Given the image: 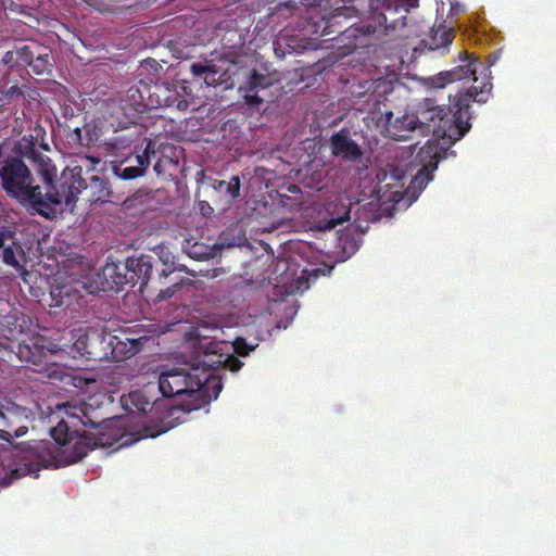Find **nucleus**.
I'll return each instance as SVG.
<instances>
[{"label":"nucleus","instance_id":"f257e3e1","mask_svg":"<svg viewBox=\"0 0 556 556\" xmlns=\"http://www.w3.org/2000/svg\"><path fill=\"white\" fill-rule=\"evenodd\" d=\"M60 408L64 417L51 429V437L58 444L50 441H28L14 444L9 440L10 432L0 430V468L4 471L1 484L8 486L14 481L36 475L42 468L49 467L56 450L61 451L65 463L74 464L97 447H121L127 444L126 432L116 419L106 418L92 404H63ZM14 410H0V418L12 422Z\"/></svg>","mask_w":556,"mask_h":556},{"label":"nucleus","instance_id":"f03ea898","mask_svg":"<svg viewBox=\"0 0 556 556\" xmlns=\"http://www.w3.org/2000/svg\"><path fill=\"white\" fill-rule=\"evenodd\" d=\"M491 92L492 85L484 83L480 89L472 86L458 91L453 97L451 106L439 105L435 100L429 98L418 103L414 114L419 132L424 136L431 134L432 139H429L418 152L417 157L422 163V168L416 180L422 179L426 184L432 180V173L442 157L438 150V141L443 139L447 143H453L462 139L471 129V104L485 103Z\"/></svg>","mask_w":556,"mask_h":556},{"label":"nucleus","instance_id":"7ed1b4c3","mask_svg":"<svg viewBox=\"0 0 556 556\" xmlns=\"http://www.w3.org/2000/svg\"><path fill=\"white\" fill-rule=\"evenodd\" d=\"M78 187L80 182L72 172H62L54 191H43L42 186L36 185L33 172L22 155L5 153L4 146L0 144V188L31 215L54 218L58 204L64 200L70 201L73 190Z\"/></svg>","mask_w":556,"mask_h":556},{"label":"nucleus","instance_id":"20e7f679","mask_svg":"<svg viewBox=\"0 0 556 556\" xmlns=\"http://www.w3.org/2000/svg\"><path fill=\"white\" fill-rule=\"evenodd\" d=\"M159 389L164 397L185 396L178 406L184 413H190L216 400L223 390V381L198 366L174 367L160 374Z\"/></svg>","mask_w":556,"mask_h":556},{"label":"nucleus","instance_id":"39448f33","mask_svg":"<svg viewBox=\"0 0 556 556\" xmlns=\"http://www.w3.org/2000/svg\"><path fill=\"white\" fill-rule=\"evenodd\" d=\"M263 174L269 172L256 168L255 176L248 181L245 189V227L251 233H269L282 227L290 216L286 210L283 197L268 185L263 186Z\"/></svg>","mask_w":556,"mask_h":556},{"label":"nucleus","instance_id":"423d86ee","mask_svg":"<svg viewBox=\"0 0 556 556\" xmlns=\"http://www.w3.org/2000/svg\"><path fill=\"white\" fill-rule=\"evenodd\" d=\"M109 333L105 330L89 327L87 329H75L68 331L70 338L64 337V342L68 343L65 354L73 357L80 356L87 361L104 362L109 361Z\"/></svg>","mask_w":556,"mask_h":556},{"label":"nucleus","instance_id":"0eeeda50","mask_svg":"<svg viewBox=\"0 0 556 556\" xmlns=\"http://www.w3.org/2000/svg\"><path fill=\"white\" fill-rule=\"evenodd\" d=\"M418 5L419 0H384L381 12L376 17L377 25L363 26L364 34L379 33L393 38L401 37L396 31L406 26L408 13Z\"/></svg>","mask_w":556,"mask_h":556},{"label":"nucleus","instance_id":"6e6552de","mask_svg":"<svg viewBox=\"0 0 556 556\" xmlns=\"http://www.w3.org/2000/svg\"><path fill=\"white\" fill-rule=\"evenodd\" d=\"M148 104L186 112L193 97L187 80L161 81L147 88Z\"/></svg>","mask_w":556,"mask_h":556},{"label":"nucleus","instance_id":"1a4fd4ad","mask_svg":"<svg viewBox=\"0 0 556 556\" xmlns=\"http://www.w3.org/2000/svg\"><path fill=\"white\" fill-rule=\"evenodd\" d=\"M68 343L61 338H47L42 334H33L15 344L13 352L20 362L34 365L42 364L48 354L64 353Z\"/></svg>","mask_w":556,"mask_h":556},{"label":"nucleus","instance_id":"9d476101","mask_svg":"<svg viewBox=\"0 0 556 556\" xmlns=\"http://www.w3.org/2000/svg\"><path fill=\"white\" fill-rule=\"evenodd\" d=\"M0 257L8 266L16 271H24V264L27 262L22 245L16 239V227L9 222L8 216L0 214Z\"/></svg>","mask_w":556,"mask_h":556},{"label":"nucleus","instance_id":"9b49d317","mask_svg":"<svg viewBox=\"0 0 556 556\" xmlns=\"http://www.w3.org/2000/svg\"><path fill=\"white\" fill-rule=\"evenodd\" d=\"M63 172H72V175L75 176V178L78 179L80 182V187L76 191H73L72 199L70 201H61L60 204H58V213L62 212L64 210L63 206L67 207L76 202L77 195L80 194L81 190H87L89 193V199H87L89 202H105L110 200L111 197V189L109 181L100 176L93 175L89 178V182L85 181V179L81 178V168L80 167H74V168H66Z\"/></svg>","mask_w":556,"mask_h":556},{"label":"nucleus","instance_id":"f8f14e48","mask_svg":"<svg viewBox=\"0 0 556 556\" xmlns=\"http://www.w3.org/2000/svg\"><path fill=\"white\" fill-rule=\"evenodd\" d=\"M22 56V65L35 75H50L53 68V56L48 47L37 40L21 45L18 52Z\"/></svg>","mask_w":556,"mask_h":556},{"label":"nucleus","instance_id":"ddd939ff","mask_svg":"<svg viewBox=\"0 0 556 556\" xmlns=\"http://www.w3.org/2000/svg\"><path fill=\"white\" fill-rule=\"evenodd\" d=\"M109 361L123 362L139 353L149 340L147 336H134L130 329H122L117 334L109 333Z\"/></svg>","mask_w":556,"mask_h":556},{"label":"nucleus","instance_id":"4468645a","mask_svg":"<svg viewBox=\"0 0 556 556\" xmlns=\"http://www.w3.org/2000/svg\"><path fill=\"white\" fill-rule=\"evenodd\" d=\"M190 73L198 84L205 86L225 85V88L231 86L228 62L214 60H203L190 65Z\"/></svg>","mask_w":556,"mask_h":556},{"label":"nucleus","instance_id":"2eb2a0df","mask_svg":"<svg viewBox=\"0 0 556 556\" xmlns=\"http://www.w3.org/2000/svg\"><path fill=\"white\" fill-rule=\"evenodd\" d=\"M276 81V73H260L252 70L245 85V109L261 105L263 102H271L275 94L269 91V88Z\"/></svg>","mask_w":556,"mask_h":556},{"label":"nucleus","instance_id":"dca6fc26","mask_svg":"<svg viewBox=\"0 0 556 556\" xmlns=\"http://www.w3.org/2000/svg\"><path fill=\"white\" fill-rule=\"evenodd\" d=\"M156 155L155 143L148 140L141 154L123 160L114 166V173L123 180H132L141 177L151 165V159Z\"/></svg>","mask_w":556,"mask_h":556},{"label":"nucleus","instance_id":"f3484780","mask_svg":"<svg viewBox=\"0 0 556 556\" xmlns=\"http://www.w3.org/2000/svg\"><path fill=\"white\" fill-rule=\"evenodd\" d=\"M117 269H123V278L117 280V289L123 288L125 285L135 287L139 283L140 290L148 283L153 271L151 262L144 256L128 257L124 266H118Z\"/></svg>","mask_w":556,"mask_h":556},{"label":"nucleus","instance_id":"a211bd4d","mask_svg":"<svg viewBox=\"0 0 556 556\" xmlns=\"http://www.w3.org/2000/svg\"><path fill=\"white\" fill-rule=\"evenodd\" d=\"M477 65L478 60L467 51H463L460 53V64L455 66L453 70H448L447 72H441L435 77L434 84L438 88H443L448 83L475 76L473 80L476 84L473 86H478L480 88L483 86L484 83H490L492 85L490 79L482 80L481 84H478L479 79L476 76Z\"/></svg>","mask_w":556,"mask_h":556},{"label":"nucleus","instance_id":"6ab92c4d","mask_svg":"<svg viewBox=\"0 0 556 556\" xmlns=\"http://www.w3.org/2000/svg\"><path fill=\"white\" fill-rule=\"evenodd\" d=\"M262 254L245 261V287H262L265 282L269 285V276L267 275L271 255L269 254V245L263 240H257Z\"/></svg>","mask_w":556,"mask_h":556},{"label":"nucleus","instance_id":"aec40b11","mask_svg":"<svg viewBox=\"0 0 556 556\" xmlns=\"http://www.w3.org/2000/svg\"><path fill=\"white\" fill-rule=\"evenodd\" d=\"M218 343L210 341L206 349L200 354L198 352L197 362L192 366H198L201 370L207 371L213 379H219L218 376L214 375L219 368L225 367L228 363H235L233 370L238 371L241 367L238 359L231 358L229 355H225L216 351Z\"/></svg>","mask_w":556,"mask_h":556},{"label":"nucleus","instance_id":"412c9836","mask_svg":"<svg viewBox=\"0 0 556 556\" xmlns=\"http://www.w3.org/2000/svg\"><path fill=\"white\" fill-rule=\"evenodd\" d=\"M329 148L334 157L345 162H358L363 156L362 148L344 128L330 136Z\"/></svg>","mask_w":556,"mask_h":556},{"label":"nucleus","instance_id":"4be33fe9","mask_svg":"<svg viewBox=\"0 0 556 556\" xmlns=\"http://www.w3.org/2000/svg\"><path fill=\"white\" fill-rule=\"evenodd\" d=\"M342 5L332 10L321 30V36H330L333 34L341 35L345 28L340 25L341 18L358 17L361 15V7L358 0H340Z\"/></svg>","mask_w":556,"mask_h":556},{"label":"nucleus","instance_id":"5701e85b","mask_svg":"<svg viewBox=\"0 0 556 556\" xmlns=\"http://www.w3.org/2000/svg\"><path fill=\"white\" fill-rule=\"evenodd\" d=\"M413 131H419L415 114H405L393 118L391 112L386 113V132L393 140H405Z\"/></svg>","mask_w":556,"mask_h":556},{"label":"nucleus","instance_id":"b1692460","mask_svg":"<svg viewBox=\"0 0 556 556\" xmlns=\"http://www.w3.org/2000/svg\"><path fill=\"white\" fill-rule=\"evenodd\" d=\"M28 156L33 160L34 164L37 166L39 175L42 177L45 184L42 187L43 192H46V190L54 192L58 181H55L56 168L52 160L48 155L37 151L34 147L30 152H28Z\"/></svg>","mask_w":556,"mask_h":556},{"label":"nucleus","instance_id":"393cba45","mask_svg":"<svg viewBox=\"0 0 556 556\" xmlns=\"http://www.w3.org/2000/svg\"><path fill=\"white\" fill-rule=\"evenodd\" d=\"M248 312V318L245 317V357L252 352L258 341L261 339V331H258L257 327L261 325V319L263 316L268 314L267 306L260 313H252L250 305L245 308Z\"/></svg>","mask_w":556,"mask_h":556},{"label":"nucleus","instance_id":"a878e982","mask_svg":"<svg viewBox=\"0 0 556 556\" xmlns=\"http://www.w3.org/2000/svg\"><path fill=\"white\" fill-rule=\"evenodd\" d=\"M453 39L454 30L441 25L432 30L429 40L426 41V46L429 50L437 51L447 48L452 43Z\"/></svg>","mask_w":556,"mask_h":556},{"label":"nucleus","instance_id":"bb28decb","mask_svg":"<svg viewBox=\"0 0 556 556\" xmlns=\"http://www.w3.org/2000/svg\"><path fill=\"white\" fill-rule=\"evenodd\" d=\"M21 50V45H16L13 50L7 51L0 61V65H2L7 73H11V71H17V68L24 67L22 65V56L18 53Z\"/></svg>","mask_w":556,"mask_h":556},{"label":"nucleus","instance_id":"cd10ccee","mask_svg":"<svg viewBox=\"0 0 556 556\" xmlns=\"http://www.w3.org/2000/svg\"><path fill=\"white\" fill-rule=\"evenodd\" d=\"M213 188H215V190H218L223 194L228 195L229 200H233L239 195L240 192V179L238 176H235L231 178L229 182L224 180L215 181Z\"/></svg>","mask_w":556,"mask_h":556},{"label":"nucleus","instance_id":"c85d7f7f","mask_svg":"<svg viewBox=\"0 0 556 556\" xmlns=\"http://www.w3.org/2000/svg\"><path fill=\"white\" fill-rule=\"evenodd\" d=\"M175 147L172 144H166L162 147L161 152L163 154V157H159L154 165V170L159 176H164L166 174L168 165H177V163L174 162V160L170 156H165V153L167 151H173Z\"/></svg>","mask_w":556,"mask_h":556},{"label":"nucleus","instance_id":"c756f323","mask_svg":"<svg viewBox=\"0 0 556 556\" xmlns=\"http://www.w3.org/2000/svg\"><path fill=\"white\" fill-rule=\"evenodd\" d=\"M118 266H124V264H114V265L108 266L105 268V275H109L112 278V280L116 287H117V280L119 278H123V274H124L123 269H117Z\"/></svg>","mask_w":556,"mask_h":556},{"label":"nucleus","instance_id":"7c9ffc66","mask_svg":"<svg viewBox=\"0 0 556 556\" xmlns=\"http://www.w3.org/2000/svg\"><path fill=\"white\" fill-rule=\"evenodd\" d=\"M142 395L140 392H131L129 393L128 395V400L130 401L131 404H134L137 408V410L141 412V413H146V406L149 405V402H144L142 405H137V402H139L141 400Z\"/></svg>","mask_w":556,"mask_h":556},{"label":"nucleus","instance_id":"2f4dec72","mask_svg":"<svg viewBox=\"0 0 556 556\" xmlns=\"http://www.w3.org/2000/svg\"><path fill=\"white\" fill-rule=\"evenodd\" d=\"M181 287V283L180 282H177V283H174L170 287L162 290L159 294V299L160 300H167V299H170L172 296H174V294L176 293V291L178 289H180Z\"/></svg>","mask_w":556,"mask_h":556},{"label":"nucleus","instance_id":"473e14b6","mask_svg":"<svg viewBox=\"0 0 556 556\" xmlns=\"http://www.w3.org/2000/svg\"><path fill=\"white\" fill-rule=\"evenodd\" d=\"M4 96L8 98L23 97V91L17 85H12L4 91Z\"/></svg>","mask_w":556,"mask_h":556},{"label":"nucleus","instance_id":"72a5a7b5","mask_svg":"<svg viewBox=\"0 0 556 556\" xmlns=\"http://www.w3.org/2000/svg\"><path fill=\"white\" fill-rule=\"evenodd\" d=\"M233 351L238 356L243 357V337H237L232 343Z\"/></svg>","mask_w":556,"mask_h":556},{"label":"nucleus","instance_id":"f704fd0d","mask_svg":"<svg viewBox=\"0 0 556 556\" xmlns=\"http://www.w3.org/2000/svg\"><path fill=\"white\" fill-rule=\"evenodd\" d=\"M296 2L294 0H288L286 2H280L278 10L279 12H282L283 10H295Z\"/></svg>","mask_w":556,"mask_h":556},{"label":"nucleus","instance_id":"c9c22d12","mask_svg":"<svg viewBox=\"0 0 556 556\" xmlns=\"http://www.w3.org/2000/svg\"><path fill=\"white\" fill-rule=\"evenodd\" d=\"M7 8L10 12H15V13H20V14L27 13V11L25 10V7H22L15 2H11Z\"/></svg>","mask_w":556,"mask_h":556},{"label":"nucleus","instance_id":"e433bc0d","mask_svg":"<svg viewBox=\"0 0 556 556\" xmlns=\"http://www.w3.org/2000/svg\"><path fill=\"white\" fill-rule=\"evenodd\" d=\"M213 211L207 202H200V212L203 216L210 215Z\"/></svg>","mask_w":556,"mask_h":556},{"label":"nucleus","instance_id":"4c0bfd02","mask_svg":"<svg viewBox=\"0 0 556 556\" xmlns=\"http://www.w3.org/2000/svg\"><path fill=\"white\" fill-rule=\"evenodd\" d=\"M27 432V428L26 427H20L15 430V435L17 438H20V435H24V433Z\"/></svg>","mask_w":556,"mask_h":556},{"label":"nucleus","instance_id":"58836bf2","mask_svg":"<svg viewBox=\"0 0 556 556\" xmlns=\"http://www.w3.org/2000/svg\"><path fill=\"white\" fill-rule=\"evenodd\" d=\"M208 252H191V256L193 257H202V256H208Z\"/></svg>","mask_w":556,"mask_h":556},{"label":"nucleus","instance_id":"ea45409f","mask_svg":"<svg viewBox=\"0 0 556 556\" xmlns=\"http://www.w3.org/2000/svg\"><path fill=\"white\" fill-rule=\"evenodd\" d=\"M338 225V220H334V219H330L328 225H327V228H333Z\"/></svg>","mask_w":556,"mask_h":556},{"label":"nucleus","instance_id":"a19ab883","mask_svg":"<svg viewBox=\"0 0 556 556\" xmlns=\"http://www.w3.org/2000/svg\"><path fill=\"white\" fill-rule=\"evenodd\" d=\"M244 244H245V253L248 251H253V248L252 245L249 243L248 239L245 238V241H244Z\"/></svg>","mask_w":556,"mask_h":556},{"label":"nucleus","instance_id":"79ce46f5","mask_svg":"<svg viewBox=\"0 0 556 556\" xmlns=\"http://www.w3.org/2000/svg\"><path fill=\"white\" fill-rule=\"evenodd\" d=\"M164 431H160V432H150V434H147L149 435L150 438H156L157 435H160L161 433H163Z\"/></svg>","mask_w":556,"mask_h":556},{"label":"nucleus","instance_id":"37998d69","mask_svg":"<svg viewBox=\"0 0 556 556\" xmlns=\"http://www.w3.org/2000/svg\"><path fill=\"white\" fill-rule=\"evenodd\" d=\"M137 91L140 93V99L143 100L144 97H143L142 92L139 89H137Z\"/></svg>","mask_w":556,"mask_h":556},{"label":"nucleus","instance_id":"c03bdc74","mask_svg":"<svg viewBox=\"0 0 556 556\" xmlns=\"http://www.w3.org/2000/svg\"><path fill=\"white\" fill-rule=\"evenodd\" d=\"M263 296L265 299V303L267 304V294H264Z\"/></svg>","mask_w":556,"mask_h":556}]
</instances>
